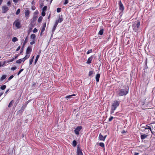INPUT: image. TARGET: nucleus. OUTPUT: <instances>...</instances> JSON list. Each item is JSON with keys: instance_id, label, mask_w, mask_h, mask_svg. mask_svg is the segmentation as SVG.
<instances>
[{"instance_id": "obj_25", "label": "nucleus", "mask_w": 155, "mask_h": 155, "mask_svg": "<svg viewBox=\"0 0 155 155\" xmlns=\"http://www.w3.org/2000/svg\"><path fill=\"white\" fill-rule=\"evenodd\" d=\"M77 145V142L76 140H74L72 142V145L75 147Z\"/></svg>"}, {"instance_id": "obj_41", "label": "nucleus", "mask_w": 155, "mask_h": 155, "mask_svg": "<svg viewBox=\"0 0 155 155\" xmlns=\"http://www.w3.org/2000/svg\"><path fill=\"white\" fill-rule=\"evenodd\" d=\"M14 77V76L13 75H11V76L9 78H8V81H10V80L11 79H12Z\"/></svg>"}, {"instance_id": "obj_16", "label": "nucleus", "mask_w": 155, "mask_h": 155, "mask_svg": "<svg viewBox=\"0 0 155 155\" xmlns=\"http://www.w3.org/2000/svg\"><path fill=\"white\" fill-rule=\"evenodd\" d=\"M29 11L28 10H26L25 12V16L27 17L29 15Z\"/></svg>"}, {"instance_id": "obj_8", "label": "nucleus", "mask_w": 155, "mask_h": 155, "mask_svg": "<svg viewBox=\"0 0 155 155\" xmlns=\"http://www.w3.org/2000/svg\"><path fill=\"white\" fill-rule=\"evenodd\" d=\"M119 9L121 12H122L124 9V7L120 1L119 2Z\"/></svg>"}, {"instance_id": "obj_45", "label": "nucleus", "mask_w": 155, "mask_h": 155, "mask_svg": "<svg viewBox=\"0 0 155 155\" xmlns=\"http://www.w3.org/2000/svg\"><path fill=\"white\" fill-rule=\"evenodd\" d=\"M14 59H15V58H13L11 60H9L8 61H7V63H9V62H12L14 60Z\"/></svg>"}, {"instance_id": "obj_30", "label": "nucleus", "mask_w": 155, "mask_h": 155, "mask_svg": "<svg viewBox=\"0 0 155 155\" xmlns=\"http://www.w3.org/2000/svg\"><path fill=\"white\" fill-rule=\"evenodd\" d=\"M6 86L5 85H3L1 86L0 88L2 90H4L5 89Z\"/></svg>"}, {"instance_id": "obj_57", "label": "nucleus", "mask_w": 155, "mask_h": 155, "mask_svg": "<svg viewBox=\"0 0 155 155\" xmlns=\"http://www.w3.org/2000/svg\"><path fill=\"white\" fill-rule=\"evenodd\" d=\"M3 94V93H0V96H1V95H2Z\"/></svg>"}, {"instance_id": "obj_32", "label": "nucleus", "mask_w": 155, "mask_h": 155, "mask_svg": "<svg viewBox=\"0 0 155 155\" xmlns=\"http://www.w3.org/2000/svg\"><path fill=\"white\" fill-rule=\"evenodd\" d=\"M7 63V61H4L3 64H2L0 62V67H1L2 66H3L4 64H6Z\"/></svg>"}, {"instance_id": "obj_23", "label": "nucleus", "mask_w": 155, "mask_h": 155, "mask_svg": "<svg viewBox=\"0 0 155 155\" xmlns=\"http://www.w3.org/2000/svg\"><path fill=\"white\" fill-rule=\"evenodd\" d=\"M34 58V56H33L31 58V59H30L29 60V64L30 65L32 63V62L33 61V59Z\"/></svg>"}, {"instance_id": "obj_38", "label": "nucleus", "mask_w": 155, "mask_h": 155, "mask_svg": "<svg viewBox=\"0 0 155 155\" xmlns=\"http://www.w3.org/2000/svg\"><path fill=\"white\" fill-rule=\"evenodd\" d=\"M92 52V49H90V50H88V51L87 52V54H88L89 53Z\"/></svg>"}, {"instance_id": "obj_39", "label": "nucleus", "mask_w": 155, "mask_h": 155, "mask_svg": "<svg viewBox=\"0 0 155 155\" xmlns=\"http://www.w3.org/2000/svg\"><path fill=\"white\" fill-rule=\"evenodd\" d=\"M56 26H57L54 25L53 28V29H52V32H54V30L55 29Z\"/></svg>"}, {"instance_id": "obj_18", "label": "nucleus", "mask_w": 155, "mask_h": 155, "mask_svg": "<svg viewBox=\"0 0 155 155\" xmlns=\"http://www.w3.org/2000/svg\"><path fill=\"white\" fill-rule=\"evenodd\" d=\"M7 75H3L0 78V80L2 81H3L6 78Z\"/></svg>"}, {"instance_id": "obj_22", "label": "nucleus", "mask_w": 155, "mask_h": 155, "mask_svg": "<svg viewBox=\"0 0 155 155\" xmlns=\"http://www.w3.org/2000/svg\"><path fill=\"white\" fill-rule=\"evenodd\" d=\"M39 56H40V55H38L36 58V59H35V64H36V63H37L39 57Z\"/></svg>"}, {"instance_id": "obj_31", "label": "nucleus", "mask_w": 155, "mask_h": 155, "mask_svg": "<svg viewBox=\"0 0 155 155\" xmlns=\"http://www.w3.org/2000/svg\"><path fill=\"white\" fill-rule=\"evenodd\" d=\"M21 61H22V59H20L17 60L16 61V63H17L20 64V63H21Z\"/></svg>"}, {"instance_id": "obj_21", "label": "nucleus", "mask_w": 155, "mask_h": 155, "mask_svg": "<svg viewBox=\"0 0 155 155\" xmlns=\"http://www.w3.org/2000/svg\"><path fill=\"white\" fill-rule=\"evenodd\" d=\"M104 32V30L102 29L100 30L98 32V34L100 35H102L103 34Z\"/></svg>"}, {"instance_id": "obj_7", "label": "nucleus", "mask_w": 155, "mask_h": 155, "mask_svg": "<svg viewBox=\"0 0 155 155\" xmlns=\"http://www.w3.org/2000/svg\"><path fill=\"white\" fill-rule=\"evenodd\" d=\"M77 153L78 155H82V153L80 147H78L77 151Z\"/></svg>"}, {"instance_id": "obj_53", "label": "nucleus", "mask_w": 155, "mask_h": 155, "mask_svg": "<svg viewBox=\"0 0 155 155\" xmlns=\"http://www.w3.org/2000/svg\"><path fill=\"white\" fill-rule=\"evenodd\" d=\"M13 2L15 3H17L18 2V0H13Z\"/></svg>"}, {"instance_id": "obj_37", "label": "nucleus", "mask_w": 155, "mask_h": 155, "mask_svg": "<svg viewBox=\"0 0 155 155\" xmlns=\"http://www.w3.org/2000/svg\"><path fill=\"white\" fill-rule=\"evenodd\" d=\"M20 12V10L19 9H18L17 10L16 12V15H18Z\"/></svg>"}, {"instance_id": "obj_58", "label": "nucleus", "mask_w": 155, "mask_h": 155, "mask_svg": "<svg viewBox=\"0 0 155 155\" xmlns=\"http://www.w3.org/2000/svg\"><path fill=\"white\" fill-rule=\"evenodd\" d=\"M106 137H107V135H105L104 137V140H105Z\"/></svg>"}, {"instance_id": "obj_50", "label": "nucleus", "mask_w": 155, "mask_h": 155, "mask_svg": "<svg viewBox=\"0 0 155 155\" xmlns=\"http://www.w3.org/2000/svg\"><path fill=\"white\" fill-rule=\"evenodd\" d=\"M16 69V67H13L12 68L11 70H15Z\"/></svg>"}, {"instance_id": "obj_48", "label": "nucleus", "mask_w": 155, "mask_h": 155, "mask_svg": "<svg viewBox=\"0 0 155 155\" xmlns=\"http://www.w3.org/2000/svg\"><path fill=\"white\" fill-rule=\"evenodd\" d=\"M32 41H31V42H30V44L31 45H33L35 43V41H34V40H32Z\"/></svg>"}, {"instance_id": "obj_64", "label": "nucleus", "mask_w": 155, "mask_h": 155, "mask_svg": "<svg viewBox=\"0 0 155 155\" xmlns=\"http://www.w3.org/2000/svg\"><path fill=\"white\" fill-rule=\"evenodd\" d=\"M1 58V56H0V58Z\"/></svg>"}, {"instance_id": "obj_59", "label": "nucleus", "mask_w": 155, "mask_h": 155, "mask_svg": "<svg viewBox=\"0 0 155 155\" xmlns=\"http://www.w3.org/2000/svg\"><path fill=\"white\" fill-rule=\"evenodd\" d=\"M18 55H17V56H16V57H15V59L17 58V57H18Z\"/></svg>"}, {"instance_id": "obj_3", "label": "nucleus", "mask_w": 155, "mask_h": 155, "mask_svg": "<svg viewBox=\"0 0 155 155\" xmlns=\"http://www.w3.org/2000/svg\"><path fill=\"white\" fill-rule=\"evenodd\" d=\"M128 93V91L125 89L119 90L117 91V96H121L126 95Z\"/></svg>"}, {"instance_id": "obj_1", "label": "nucleus", "mask_w": 155, "mask_h": 155, "mask_svg": "<svg viewBox=\"0 0 155 155\" xmlns=\"http://www.w3.org/2000/svg\"><path fill=\"white\" fill-rule=\"evenodd\" d=\"M119 104L120 103L117 101H115L113 102L111 106L110 110L111 114H112L114 113V110L119 106Z\"/></svg>"}, {"instance_id": "obj_52", "label": "nucleus", "mask_w": 155, "mask_h": 155, "mask_svg": "<svg viewBox=\"0 0 155 155\" xmlns=\"http://www.w3.org/2000/svg\"><path fill=\"white\" fill-rule=\"evenodd\" d=\"M20 49V46H18V48H17V49H16V51H19Z\"/></svg>"}, {"instance_id": "obj_62", "label": "nucleus", "mask_w": 155, "mask_h": 155, "mask_svg": "<svg viewBox=\"0 0 155 155\" xmlns=\"http://www.w3.org/2000/svg\"><path fill=\"white\" fill-rule=\"evenodd\" d=\"M52 1V0H51V2Z\"/></svg>"}, {"instance_id": "obj_49", "label": "nucleus", "mask_w": 155, "mask_h": 155, "mask_svg": "<svg viewBox=\"0 0 155 155\" xmlns=\"http://www.w3.org/2000/svg\"><path fill=\"white\" fill-rule=\"evenodd\" d=\"M58 23V21L57 20L55 22L54 25L56 26H57Z\"/></svg>"}, {"instance_id": "obj_26", "label": "nucleus", "mask_w": 155, "mask_h": 155, "mask_svg": "<svg viewBox=\"0 0 155 155\" xmlns=\"http://www.w3.org/2000/svg\"><path fill=\"white\" fill-rule=\"evenodd\" d=\"M13 103V100H12L11 101H10V103H9V105H8V107H11Z\"/></svg>"}, {"instance_id": "obj_15", "label": "nucleus", "mask_w": 155, "mask_h": 155, "mask_svg": "<svg viewBox=\"0 0 155 155\" xmlns=\"http://www.w3.org/2000/svg\"><path fill=\"white\" fill-rule=\"evenodd\" d=\"M92 59V57L91 56L88 59L87 61V63L88 64H90L91 62Z\"/></svg>"}, {"instance_id": "obj_40", "label": "nucleus", "mask_w": 155, "mask_h": 155, "mask_svg": "<svg viewBox=\"0 0 155 155\" xmlns=\"http://www.w3.org/2000/svg\"><path fill=\"white\" fill-rule=\"evenodd\" d=\"M47 7L46 6H44L42 9V11H46L47 9Z\"/></svg>"}, {"instance_id": "obj_27", "label": "nucleus", "mask_w": 155, "mask_h": 155, "mask_svg": "<svg viewBox=\"0 0 155 155\" xmlns=\"http://www.w3.org/2000/svg\"><path fill=\"white\" fill-rule=\"evenodd\" d=\"M42 19H43L42 17L41 16L38 19V21L39 22H40L41 21Z\"/></svg>"}, {"instance_id": "obj_17", "label": "nucleus", "mask_w": 155, "mask_h": 155, "mask_svg": "<svg viewBox=\"0 0 155 155\" xmlns=\"http://www.w3.org/2000/svg\"><path fill=\"white\" fill-rule=\"evenodd\" d=\"M75 94H72V95H69V96H66L65 97V98H67L68 99H68H70L71 98H72V96H75Z\"/></svg>"}, {"instance_id": "obj_5", "label": "nucleus", "mask_w": 155, "mask_h": 155, "mask_svg": "<svg viewBox=\"0 0 155 155\" xmlns=\"http://www.w3.org/2000/svg\"><path fill=\"white\" fill-rule=\"evenodd\" d=\"M13 24L15 25V26L18 28H20L21 27L20 23L18 21H15L14 22Z\"/></svg>"}, {"instance_id": "obj_29", "label": "nucleus", "mask_w": 155, "mask_h": 155, "mask_svg": "<svg viewBox=\"0 0 155 155\" xmlns=\"http://www.w3.org/2000/svg\"><path fill=\"white\" fill-rule=\"evenodd\" d=\"M145 138V134H142L141 135V138L142 140L144 139Z\"/></svg>"}, {"instance_id": "obj_19", "label": "nucleus", "mask_w": 155, "mask_h": 155, "mask_svg": "<svg viewBox=\"0 0 155 155\" xmlns=\"http://www.w3.org/2000/svg\"><path fill=\"white\" fill-rule=\"evenodd\" d=\"M35 34H32L31 35V39L34 40L35 37Z\"/></svg>"}, {"instance_id": "obj_63", "label": "nucleus", "mask_w": 155, "mask_h": 155, "mask_svg": "<svg viewBox=\"0 0 155 155\" xmlns=\"http://www.w3.org/2000/svg\"><path fill=\"white\" fill-rule=\"evenodd\" d=\"M33 10H35V9H34V8H33Z\"/></svg>"}, {"instance_id": "obj_6", "label": "nucleus", "mask_w": 155, "mask_h": 155, "mask_svg": "<svg viewBox=\"0 0 155 155\" xmlns=\"http://www.w3.org/2000/svg\"><path fill=\"white\" fill-rule=\"evenodd\" d=\"M2 13H5L8 10V8L6 6H4L2 7Z\"/></svg>"}, {"instance_id": "obj_33", "label": "nucleus", "mask_w": 155, "mask_h": 155, "mask_svg": "<svg viewBox=\"0 0 155 155\" xmlns=\"http://www.w3.org/2000/svg\"><path fill=\"white\" fill-rule=\"evenodd\" d=\"M99 145L100 146L102 147H104V143H99Z\"/></svg>"}, {"instance_id": "obj_51", "label": "nucleus", "mask_w": 155, "mask_h": 155, "mask_svg": "<svg viewBox=\"0 0 155 155\" xmlns=\"http://www.w3.org/2000/svg\"><path fill=\"white\" fill-rule=\"evenodd\" d=\"M11 2L10 1H8L7 3V5H8V6H9L11 5Z\"/></svg>"}, {"instance_id": "obj_35", "label": "nucleus", "mask_w": 155, "mask_h": 155, "mask_svg": "<svg viewBox=\"0 0 155 155\" xmlns=\"http://www.w3.org/2000/svg\"><path fill=\"white\" fill-rule=\"evenodd\" d=\"M61 11V8H57V12L59 13Z\"/></svg>"}, {"instance_id": "obj_56", "label": "nucleus", "mask_w": 155, "mask_h": 155, "mask_svg": "<svg viewBox=\"0 0 155 155\" xmlns=\"http://www.w3.org/2000/svg\"><path fill=\"white\" fill-rule=\"evenodd\" d=\"M125 133V130H123L122 131V134H124V133Z\"/></svg>"}, {"instance_id": "obj_46", "label": "nucleus", "mask_w": 155, "mask_h": 155, "mask_svg": "<svg viewBox=\"0 0 155 155\" xmlns=\"http://www.w3.org/2000/svg\"><path fill=\"white\" fill-rule=\"evenodd\" d=\"M68 0H65L64 3V5H66L68 4Z\"/></svg>"}, {"instance_id": "obj_20", "label": "nucleus", "mask_w": 155, "mask_h": 155, "mask_svg": "<svg viewBox=\"0 0 155 155\" xmlns=\"http://www.w3.org/2000/svg\"><path fill=\"white\" fill-rule=\"evenodd\" d=\"M150 130V131L152 132V130L151 127L146 125V132H147L146 131L147 130Z\"/></svg>"}, {"instance_id": "obj_55", "label": "nucleus", "mask_w": 155, "mask_h": 155, "mask_svg": "<svg viewBox=\"0 0 155 155\" xmlns=\"http://www.w3.org/2000/svg\"><path fill=\"white\" fill-rule=\"evenodd\" d=\"M2 1H3V0H0V5H1Z\"/></svg>"}, {"instance_id": "obj_61", "label": "nucleus", "mask_w": 155, "mask_h": 155, "mask_svg": "<svg viewBox=\"0 0 155 155\" xmlns=\"http://www.w3.org/2000/svg\"><path fill=\"white\" fill-rule=\"evenodd\" d=\"M22 53V51L20 52V53Z\"/></svg>"}, {"instance_id": "obj_14", "label": "nucleus", "mask_w": 155, "mask_h": 155, "mask_svg": "<svg viewBox=\"0 0 155 155\" xmlns=\"http://www.w3.org/2000/svg\"><path fill=\"white\" fill-rule=\"evenodd\" d=\"M29 57V55H26L25 57H24L23 58H22V61L24 62L26 59L28 58Z\"/></svg>"}, {"instance_id": "obj_2", "label": "nucleus", "mask_w": 155, "mask_h": 155, "mask_svg": "<svg viewBox=\"0 0 155 155\" xmlns=\"http://www.w3.org/2000/svg\"><path fill=\"white\" fill-rule=\"evenodd\" d=\"M140 25V22L138 21H135L133 25V29L135 32H137L138 30Z\"/></svg>"}, {"instance_id": "obj_4", "label": "nucleus", "mask_w": 155, "mask_h": 155, "mask_svg": "<svg viewBox=\"0 0 155 155\" xmlns=\"http://www.w3.org/2000/svg\"><path fill=\"white\" fill-rule=\"evenodd\" d=\"M81 128V127L78 126L74 130V132L77 135L79 134V132L80 131Z\"/></svg>"}, {"instance_id": "obj_60", "label": "nucleus", "mask_w": 155, "mask_h": 155, "mask_svg": "<svg viewBox=\"0 0 155 155\" xmlns=\"http://www.w3.org/2000/svg\"><path fill=\"white\" fill-rule=\"evenodd\" d=\"M8 90H7L6 91L5 93H7L8 92Z\"/></svg>"}, {"instance_id": "obj_11", "label": "nucleus", "mask_w": 155, "mask_h": 155, "mask_svg": "<svg viewBox=\"0 0 155 155\" xmlns=\"http://www.w3.org/2000/svg\"><path fill=\"white\" fill-rule=\"evenodd\" d=\"M145 124H141L140 127V130L142 131H144L145 130V127L144 126Z\"/></svg>"}, {"instance_id": "obj_47", "label": "nucleus", "mask_w": 155, "mask_h": 155, "mask_svg": "<svg viewBox=\"0 0 155 155\" xmlns=\"http://www.w3.org/2000/svg\"><path fill=\"white\" fill-rule=\"evenodd\" d=\"M23 69H21V70H20L18 72V75L21 73L23 71Z\"/></svg>"}, {"instance_id": "obj_9", "label": "nucleus", "mask_w": 155, "mask_h": 155, "mask_svg": "<svg viewBox=\"0 0 155 155\" xmlns=\"http://www.w3.org/2000/svg\"><path fill=\"white\" fill-rule=\"evenodd\" d=\"M46 23L45 22L43 24V26L42 27L41 32V35L43 32L45 31L46 27Z\"/></svg>"}, {"instance_id": "obj_12", "label": "nucleus", "mask_w": 155, "mask_h": 155, "mask_svg": "<svg viewBox=\"0 0 155 155\" xmlns=\"http://www.w3.org/2000/svg\"><path fill=\"white\" fill-rule=\"evenodd\" d=\"M99 138L101 140L104 141V136L101 134L99 135Z\"/></svg>"}, {"instance_id": "obj_36", "label": "nucleus", "mask_w": 155, "mask_h": 155, "mask_svg": "<svg viewBox=\"0 0 155 155\" xmlns=\"http://www.w3.org/2000/svg\"><path fill=\"white\" fill-rule=\"evenodd\" d=\"M94 73V71H90L88 75L89 76H91L92 74H93Z\"/></svg>"}, {"instance_id": "obj_24", "label": "nucleus", "mask_w": 155, "mask_h": 155, "mask_svg": "<svg viewBox=\"0 0 155 155\" xmlns=\"http://www.w3.org/2000/svg\"><path fill=\"white\" fill-rule=\"evenodd\" d=\"M18 38L16 37H13L12 39V41L13 42H16V41H18Z\"/></svg>"}, {"instance_id": "obj_44", "label": "nucleus", "mask_w": 155, "mask_h": 155, "mask_svg": "<svg viewBox=\"0 0 155 155\" xmlns=\"http://www.w3.org/2000/svg\"><path fill=\"white\" fill-rule=\"evenodd\" d=\"M113 118H114V117H112V116L109 119V121H111Z\"/></svg>"}, {"instance_id": "obj_10", "label": "nucleus", "mask_w": 155, "mask_h": 155, "mask_svg": "<svg viewBox=\"0 0 155 155\" xmlns=\"http://www.w3.org/2000/svg\"><path fill=\"white\" fill-rule=\"evenodd\" d=\"M31 51V49L30 47H28L27 49L26 52V55H29V56L30 55V52Z\"/></svg>"}, {"instance_id": "obj_43", "label": "nucleus", "mask_w": 155, "mask_h": 155, "mask_svg": "<svg viewBox=\"0 0 155 155\" xmlns=\"http://www.w3.org/2000/svg\"><path fill=\"white\" fill-rule=\"evenodd\" d=\"M41 15H42L44 16L45 15V11H42V12H41Z\"/></svg>"}, {"instance_id": "obj_13", "label": "nucleus", "mask_w": 155, "mask_h": 155, "mask_svg": "<svg viewBox=\"0 0 155 155\" xmlns=\"http://www.w3.org/2000/svg\"><path fill=\"white\" fill-rule=\"evenodd\" d=\"M100 77V74H97L96 76V80L97 82H98L99 81Z\"/></svg>"}, {"instance_id": "obj_28", "label": "nucleus", "mask_w": 155, "mask_h": 155, "mask_svg": "<svg viewBox=\"0 0 155 155\" xmlns=\"http://www.w3.org/2000/svg\"><path fill=\"white\" fill-rule=\"evenodd\" d=\"M28 39L27 38V37H26L25 40L24 42L23 43V46H24L25 45V44L27 43V42L28 41Z\"/></svg>"}, {"instance_id": "obj_34", "label": "nucleus", "mask_w": 155, "mask_h": 155, "mask_svg": "<svg viewBox=\"0 0 155 155\" xmlns=\"http://www.w3.org/2000/svg\"><path fill=\"white\" fill-rule=\"evenodd\" d=\"M57 20L59 22H61L62 21H63V19L62 18H59L58 20Z\"/></svg>"}, {"instance_id": "obj_54", "label": "nucleus", "mask_w": 155, "mask_h": 155, "mask_svg": "<svg viewBox=\"0 0 155 155\" xmlns=\"http://www.w3.org/2000/svg\"><path fill=\"white\" fill-rule=\"evenodd\" d=\"M139 153H135L134 155H138Z\"/></svg>"}, {"instance_id": "obj_42", "label": "nucleus", "mask_w": 155, "mask_h": 155, "mask_svg": "<svg viewBox=\"0 0 155 155\" xmlns=\"http://www.w3.org/2000/svg\"><path fill=\"white\" fill-rule=\"evenodd\" d=\"M37 31L38 30L36 28H35L33 30V32L35 33H36Z\"/></svg>"}]
</instances>
